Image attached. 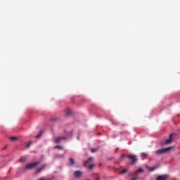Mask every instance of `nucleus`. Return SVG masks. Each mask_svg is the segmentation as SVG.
Returning <instances> with one entry per match:
<instances>
[{
  "instance_id": "obj_13",
  "label": "nucleus",
  "mask_w": 180,
  "mask_h": 180,
  "mask_svg": "<svg viewBox=\"0 0 180 180\" xmlns=\"http://www.w3.org/2000/svg\"><path fill=\"white\" fill-rule=\"evenodd\" d=\"M155 169H157V166L149 167V172H154Z\"/></svg>"
},
{
  "instance_id": "obj_17",
  "label": "nucleus",
  "mask_w": 180,
  "mask_h": 180,
  "mask_svg": "<svg viewBox=\"0 0 180 180\" xmlns=\"http://www.w3.org/2000/svg\"><path fill=\"white\" fill-rule=\"evenodd\" d=\"M16 139H18V137H16V136L10 137V140H11V141H15Z\"/></svg>"
},
{
  "instance_id": "obj_3",
  "label": "nucleus",
  "mask_w": 180,
  "mask_h": 180,
  "mask_svg": "<svg viewBox=\"0 0 180 180\" xmlns=\"http://www.w3.org/2000/svg\"><path fill=\"white\" fill-rule=\"evenodd\" d=\"M127 157L131 161V165L136 164V162L138 161V158L136 155H127Z\"/></svg>"
},
{
  "instance_id": "obj_9",
  "label": "nucleus",
  "mask_w": 180,
  "mask_h": 180,
  "mask_svg": "<svg viewBox=\"0 0 180 180\" xmlns=\"http://www.w3.org/2000/svg\"><path fill=\"white\" fill-rule=\"evenodd\" d=\"M46 167V165H44L41 167L37 169V172H36V174H39Z\"/></svg>"
},
{
  "instance_id": "obj_25",
  "label": "nucleus",
  "mask_w": 180,
  "mask_h": 180,
  "mask_svg": "<svg viewBox=\"0 0 180 180\" xmlns=\"http://www.w3.org/2000/svg\"><path fill=\"white\" fill-rule=\"evenodd\" d=\"M95 180H99V179H98V178H96Z\"/></svg>"
},
{
  "instance_id": "obj_19",
  "label": "nucleus",
  "mask_w": 180,
  "mask_h": 180,
  "mask_svg": "<svg viewBox=\"0 0 180 180\" xmlns=\"http://www.w3.org/2000/svg\"><path fill=\"white\" fill-rule=\"evenodd\" d=\"M137 173H141V172H143V169L142 168H139L137 171Z\"/></svg>"
},
{
  "instance_id": "obj_14",
  "label": "nucleus",
  "mask_w": 180,
  "mask_h": 180,
  "mask_svg": "<svg viewBox=\"0 0 180 180\" xmlns=\"http://www.w3.org/2000/svg\"><path fill=\"white\" fill-rule=\"evenodd\" d=\"M127 172V169H124L121 172H120V174H124Z\"/></svg>"
},
{
  "instance_id": "obj_11",
  "label": "nucleus",
  "mask_w": 180,
  "mask_h": 180,
  "mask_svg": "<svg viewBox=\"0 0 180 180\" xmlns=\"http://www.w3.org/2000/svg\"><path fill=\"white\" fill-rule=\"evenodd\" d=\"M148 154L146 153H141V157L143 159L146 158L148 157Z\"/></svg>"
},
{
  "instance_id": "obj_18",
  "label": "nucleus",
  "mask_w": 180,
  "mask_h": 180,
  "mask_svg": "<svg viewBox=\"0 0 180 180\" xmlns=\"http://www.w3.org/2000/svg\"><path fill=\"white\" fill-rule=\"evenodd\" d=\"M54 148H58V150H63V148L58 145L56 146Z\"/></svg>"
},
{
  "instance_id": "obj_4",
  "label": "nucleus",
  "mask_w": 180,
  "mask_h": 180,
  "mask_svg": "<svg viewBox=\"0 0 180 180\" xmlns=\"http://www.w3.org/2000/svg\"><path fill=\"white\" fill-rule=\"evenodd\" d=\"M39 165V162H33V163H30V164H27L25 167V169H31L34 168L35 167H37Z\"/></svg>"
},
{
  "instance_id": "obj_22",
  "label": "nucleus",
  "mask_w": 180,
  "mask_h": 180,
  "mask_svg": "<svg viewBox=\"0 0 180 180\" xmlns=\"http://www.w3.org/2000/svg\"><path fill=\"white\" fill-rule=\"evenodd\" d=\"M32 143V141H29V143L27 145V147H30L31 146V144Z\"/></svg>"
},
{
  "instance_id": "obj_16",
  "label": "nucleus",
  "mask_w": 180,
  "mask_h": 180,
  "mask_svg": "<svg viewBox=\"0 0 180 180\" xmlns=\"http://www.w3.org/2000/svg\"><path fill=\"white\" fill-rule=\"evenodd\" d=\"M39 180H51V179H49L43 176V177H41Z\"/></svg>"
},
{
  "instance_id": "obj_12",
  "label": "nucleus",
  "mask_w": 180,
  "mask_h": 180,
  "mask_svg": "<svg viewBox=\"0 0 180 180\" xmlns=\"http://www.w3.org/2000/svg\"><path fill=\"white\" fill-rule=\"evenodd\" d=\"M71 113H72V110H71L68 109V110H65V115H66V116L70 115Z\"/></svg>"
},
{
  "instance_id": "obj_8",
  "label": "nucleus",
  "mask_w": 180,
  "mask_h": 180,
  "mask_svg": "<svg viewBox=\"0 0 180 180\" xmlns=\"http://www.w3.org/2000/svg\"><path fill=\"white\" fill-rule=\"evenodd\" d=\"M82 172L81 171H75V176L76 178H79L82 175Z\"/></svg>"
},
{
  "instance_id": "obj_21",
  "label": "nucleus",
  "mask_w": 180,
  "mask_h": 180,
  "mask_svg": "<svg viewBox=\"0 0 180 180\" xmlns=\"http://www.w3.org/2000/svg\"><path fill=\"white\" fill-rule=\"evenodd\" d=\"M138 179H139V177L135 176V177H133L131 180H138Z\"/></svg>"
},
{
  "instance_id": "obj_7",
  "label": "nucleus",
  "mask_w": 180,
  "mask_h": 180,
  "mask_svg": "<svg viewBox=\"0 0 180 180\" xmlns=\"http://www.w3.org/2000/svg\"><path fill=\"white\" fill-rule=\"evenodd\" d=\"M66 138L64 137V136H59V137H57L56 139H55V142L56 143H59L62 139H65Z\"/></svg>"
},
{
  "instance_id": "obj_1",
  "label": "nucleus",
  "mask_w": 180,
  "mask_h": 180,
  "mask_svg": "<svg viewBox=\"0 0 180 180\" xmlns=\"http://www.w3.org/2000/svg\"><path fill=\"white\" fill-rule=\"evenodd\" d=\"M84 167H88V168L90 170H92L94 167H95V165L94 164V158H89L84 163Z\"/></svg>"
},
{
  "instance_id": "obj_20",
  "label": "nucleus",
  "mask_w": 180,
  "mask_h": 180,
  "mask_svg": "<svg viewBox=\"0 0 180 180\" xmlns=\"http://www.w3.org/2000/svg\"><path fill=\"white\" fill-rule=\"evenodd\" d=\"M91 153H96V151H97V149L95 148H93L91 149Z\"/></svg>"
},
{
  "instance_id": "obj_15",
  "label": "nucleus",
  "mask_w": 180,
  "mask_h": 180,
  "mask_svg": "<svg viewBox=\"0 0 180 180\" xmlns=\"http://www.w3.org/2000/svg\"><path fill=\"white\" fill-rule=\"evenodd\" d=\"M70 163L72 166L75 165V160H73V158H70Z\"/></svg>"
},
{
  "instance_id": "obj_2",
  "label": "nucleus",
  "mask_w": 180,
  "mask_h": 180,
  "mask_svg": "<svg viewBox=\"0 0 180 180\" xmlns=\"http://www.w3.org/2000/svg\"><path fill=\"white\" fill-rule=\"evenodd\" d=\"M172 148H173L172 146H170L168 148L157 150H155V153L156 155H162L164 154L165 153H167L168 151H169V150H172Z\"/></svg>"
},
{
  "instance_id": "obj_24",
  "label": "nucleus",
  "mask_w": 180,
  "mask_h": 180,
  "mask_svg": "<svg viewBox=\"0 0 180 180\" xmlns=\"http://www.w3.org/2000/svg\"><path fill=\"white\" fill-rule=\"evenodd\" d=\"M20 161L22 162V158H20Z\"/></svg>"
},
{
  "instance_id": "obj_10",
  "label": "nucleus",
  "mask_w": 180,
  "mask_h": 180,
  "mask_svg": "<svg viewBox=\"0 0 180 180\" xmlns=\"http://www.w3.org/2000/svg\"><path fill=\"white\" fill-rule=\"evenodd\" d=\"M43 133H44L43 131H40L38 133V134H37V136H35V138H37V139L40 138L41 136H42Z\"/></svg>"
},
{
  "instance_id": "obj_26",
  "label": "nucleus",
  "mask_w": 180,
  "mask_h": 180,
  "mask_svg": "<svg viewBox=\"0 0 180 180\" xmlns=\"http://www.w3.org/2000/svg\"><path fill=\"white\" fill-rule=\"evenodd\" d=\"M86 180H90L89 179H86Z\"/></svg>"
},
{
  "instance_id": "obj_23",
  "label": "nucleus",
  "mask_w": 180,
  "mask_h": 180,
  "mask_svg": "<svg viewBox=\"0 0 180 180\" xmlns=\"http://www.w3.org/2000/svg\"><path fill=\"white\" fill-rule=\"evenodd\" d=\"M124 158H125V155H124V154H122V155H121V158L123 159Z\"/></svg>"
},
{
  "instance_id": "obj_5",
  "label": "nucleus",
  "mask_w": 180,
  "mask_h": 180,
  "mask_svg": "<svg viewBox=\"0 0 180 180\" xmlns=\"http://www.w3.org/2000/svg\"><path fill=\"white\" fill-rule=\"evenodd\" d=\"M168 179L167 174L158 175L156 177V180H167Z\"/></svg>"
},
{
  "instance_id": "obj_6",
  "label": "nucleus",
  "mask_w": 180,
  "mask_h": 180,
  "mask_svg": "<svg viewBox=\"0 0 180 180\" xmlns=\"http://www.w3.org/2000/svg\"><path fill=\"white\" fill-rule=\"evenodd\" d=\"M172 136H173V134H170L169 135V139H167L166 141H165V144H170L171 143H172Z\"/></svg>"
}]
</instances>
